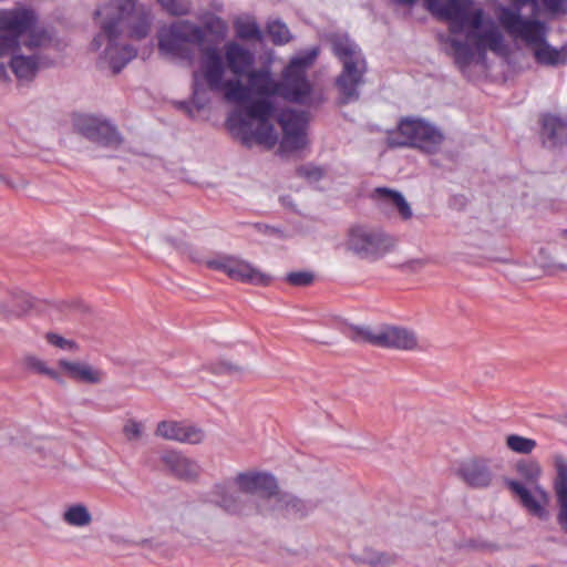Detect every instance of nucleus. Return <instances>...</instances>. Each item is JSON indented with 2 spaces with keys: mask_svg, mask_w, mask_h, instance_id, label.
<instances>
[{
  "mask_svg": "<svg viewBox=\"0 0 567 567\" xmlns=\"http://www.w3.org/2000/svg\"><path fill=\"white\" fill-rule=\"evenodd\" d=\"M225 65L217 48L203 50L200 68L193 72V102L198 110L208 103L207 90L223 93L224 99L236 104L227 117V126L241 142L250 146L252 142L271 148L278 141L271 118L276 107L269 100L281 96L299 104V93L282 80L276 81L267 68L250 70L240 79L225 80Z\"/></svg>",
  "mask_w": 567,
  "mask_h": 567,
  "instance_id": "nucleus-1",
  "label": "nucleus"
},
{
  "mask_svg": "<svg viewBox=\"0 0 567 567\" xmlns=\"http://www.w3.org/2000/svg\"><path fill=\"white\" fill-rule=\"evenodd\" d=\"M427 10L449 22L450 44L455 64L465 71L473 62H484L487 51L503 54L504 37L492 19H485L473 0H424Z\"/></svg>",
  "mask_w": 567,
  "mask_h": 567,
  "instance_id": "nucleus-2",
  "label": "nucleus"
},
{
  "mask_svg": "<svg viewBox=\"0 0 567 567\" xmlns=\"http://www.w3.org/2000/svg\"><path fill=\"white\" fill-rule=\"evenodd\" d=\"M35 13L27 8L0 10V80L10 81L8 66L21 82L32 81L41 68L37 53L24 54L50 41L48 32L35 25Z\"/></svg>",
  "mask_w": 567,
  "mask_h": 567,
  "instance_id": "nucleus-3",
  "label": "nucleus"
},
{
  "mask_svg": "<svg viewBox=\"0 0 567 567\" xmlns=\"http://www.w3.org/2000/svg\"><path fill=\"white\" fill-rule=\"evenodd\" d=\"M277 487L276 478L268 473L241 472L235 477L215 484L209 492V501L229 515H251L265 513L262 495H271Z\"/></svg>",
  "mask_w": 567,
  "mask_h": 567,
  "instance_id": "nucleus-4",
  "label": "nucleus"
},
{
  "mask_svg": "<svg viewBox=\"0 0 567 567\" xmlns=\"http://www.w3.org/2000/svg\"><path fill=\"white\" fill-rule=\"evenodd\" d=\"M95 16L101 22H110L116 33L134 40L147 38L155 20L152 7L138 0H110Z\"/></svg>",
  "mask_w": 567,
  "mask_h": 567,
  "instance_id": "nucleus-5",
  "label": "nucleus"
},
{
  "mask_svg": "<svg viewBox=\"0 0 567 567\" xmlns=\"http://www.w3.org/2000/svg\"><path fill=\"white\" fill-rule=\"evenodd\" d=\"M334 56L342 65L336 78V87L343 104L359 100V89L364 84L368 63L360 47L348 35L334 34L330 38Z\"/></svg>",
  "mask_w": 567,
  "mask_h": 567,
  "instance_id": "nucleus-6",
  "label": "nucleus"
},
{
  "mask_svg": "<svg viewBox=\"0 0 567 567\" xmlns=\"http://www.w3.org/2000/svg\"><path fill=\"white\" fill-rule=\"evenodd\" d=\"M204 30L188 20H181L163 27L157 32V48L161 54L173 60L186 61L192 64L197 45L203 53Z\"/></svg>",
  "mask_w": 567,
  "mask_h": 567,
  "instance_id": "nucleus-7",
  "label": "nucleus"
},
{
  "mask_svg": "<svg viewBox=\"0 0 567 567\" xmlns=\"http://www.w3.org/2000/svg\"><path fill=\"white\" fill-rule=\"evenodd\" d=\"M350 338L354 342H368L381 348H392L404 351L420 349L416 333L409 328L399 326H381L375 329L354 327Z\"/></svg>",
  "mask_w": 567,
  "mask_h": 567,
  "instance_id": "nucleus-8",
  "label": "nucleus"
},
{
  "mask_svg": "<svg viewBox=\"0 0 567 567\" xmlns=\"http://www.w3.org/2000/svg\"><path fill=\"white\" fill-rule=\"evenodd\" d=\"M443 141L444 135L437 127L419 118L402 120L396 136L389 138L391 146H413L426 153L436 152Z\"/></svg>",
  "mask_w": 567,
  "mask_h": 567,
  "instance_id": "nucleus-9",
  "label": "nucleus"
},
{
  "mask_svg": "<svg viewBox=\"0 0 567 567\" xmlns=\"http://www.w3.org/2000/svg\"><path fill=\"white\" fill-rule=\"evenodd\" d=\"M124 38L115 32L110 22H101V33L92 41L94 49H99L104 42L106 43L99 61L101 68H110L114 74H117L136 56V49L124 42Z\"/></svg>",
  "mask_w": 567,
  "mask_h": 567,
  "instance_id": "nucleus-10",
  "label": "nucleus"
},
{
  "mask_svg": "<svg viewBox=\"0 0 567 567\" xmlns=\"http://www.w3.org/2000/svg\"><path fill=\"white\" fill-rule=\"evenodd\" d=\"M395 239L380 228L355 226L349 231L347 248L362 259L378 260L390 252Z\"/></svg>",
  "mask_w": 567,
  "mask_h": 567,
  "instance_id": "nucleus-11",
  "label": "nucleus"
},
{
  "mask_svg": "<svg viewBox=\"0 0 567 567\" xmlns=\"http://www.w3.org/2000/svg\"><path fill=\"white\" fill-rule=\"evenodd\" d=\"M498 21L512 38L522 40L532 51L547 38L546 24L539 20L523 18L518 8H501Z\"/></svg>",
  "mask_w": 567,
  "mask_h": 567,
  "instance_id": "nucleus-12",
  "label": "nucleus"
},
{
  "mask_svg": "<svg viewBox=\"0 0 567 567\" xmlns=\"http://www.w3.org/2000/svg\"><path fill=\"white\" fill-rule=\"evenodd\" d=\"M318 54L319 48H311L302 52L300 55L291 59L290 63L284 71L287 79V85H290L293 91L299 93V104L311 105L312 103L321 100V96L315 99L312 94V86L306 76V69L316 61Z\"/></svg>",
  "mask_w": 567,
  "mask_h": 567,
  "instance_id": "nucleus-13",
  "label": "nucleus"
},
{
  "mask_svg": "<svg viewBox=\"0 0 567 567\" xmlns=\"http://www.w3.org/2000/svg\"><path fill=\"white\" fill-rule=\"evenodd\" d=\"M207 268L226 274L230 279L246 284L267 286L270 277L246 260L231 255H217L205 261Z\"/></svg>",
  "mask_w": 567,
  "mask_h": 567,
  "instance_id": "nucleus-14",
  "label": "nucleus"
},
{
  "mask_svg": "<svg viewBox=\"0 0 567 567\" xmlns=\"http://www.w3.org/2000/svg\"><path fill=\"white\" fill-rule=\"evenodd\" d=\"M282 127L281 147L286 151H297L307 144L306 126L307 113L295 110H285L278 118Z\"/></svg>",
  "mask_w": 567,
  "mask_h": 567,
  "instance_id": "nucleus-15",
  "label": "nucleus"
},
{
  "mask_svg": "<svg viewBox=\"0 0 567 567\" xmlns=\"http://www.w3.org/2000/svg\"><path fill=\"white\" fill-rule=\"evenodd\" d=\"M74 127L87 140L103 146H117L122 143V137L114 125L94 116H79L74 121Z\"/></svg>",
  "mask_w": 567,
  "mask_h": 567,
  "instance_id": "nucleus-16",
  "label": "nucleus"
},
{
  "mask_svg": "<svg viewBox=\"0 0 567 567\" xmlns=\"http://www.w3.org/2000/svg\"><path fill=\"white\" fill-rule=\"evenodd\" d=\"M507 486L513 494H515L522 504V506L532 515L545 519L548 516L546 506L549 503L548 492L538 484L533 485L532 489H528L523 483L509 480Z\"/></svg>",
  "mask_w": 567,
  "mask_h": 567,
  "instance_id": "nucleus-17",
  "label": "nucleus"
},
{
  "mask_svg": "<svg viewBox=\"0 0 567 567\" xmlns=\"http://www.w3.org/2000/svg\"><path fill=\"white\" fill-rule=\"evenodd\" d=\"M261 508L268 512H277L287 517H305L312 509V505L290 493L280 492L278 486L271 495H262Z\"/></svg>",
  "mask_w": 567,
  "mask_h": 567,
  "instance_id": "nucleus-18",
  "label": "nucleus"
},
{
  "mask_svg": "<svg viewBox=\"0 0 567 567\" xmlns=\"http://www.w3.org/2000/svg\"><path fill=\"white\" fill-rule=\"evenodd\" d=\"M155 435L167 441L187 444H199L205 439V432L184 421H161L155 430Z\"/></svg>",
  "mask_w": 567,
  "mask_h": 567,
  "instance_id": "nucleus-19",
  "label": "nucleus"
},
{
  "mask_svg": "<svg viewBox=\"0 0 567 567\" xmlns=\"http://www.w3.org/2000/svg\"><path fill=\"white\" fill-rule=\"evenodd\" d=\"M457 476L472 488L491 486L494 473L485 458H470L462 462L456 471Z\"/></svg>",
  "mask_w": 567,
  "mask_h": 567,
  "instance_id": "nucleus-20",
  "label": "nucleus"
},
{
  "mask_svg": "<svg viewBox=\"0 0 567 567\" xmlns=\"http://www.w3.org/2000/svg\"><path fill=\"white\" fill-rule=\"evenodd\" d=\"M556 476L553 487L557 504L556 520L561 532L567 535V461L561 455L554 457Z\"/></svg>",
  "mask_w": 567,
  "mask_h": 567,
  "instance_id": "nucleus-21",
  "label": "nucleus"
},
{
  "mask_svg": "<svg viewBox=\"0 0 567 567\" xmlns=\"http://www.w3.org/2000/svg\"><path fill=\"white\" fill-rule=\"evenodd\" d=\"M165 470L173 476L190 481L195 480L200 474L199 465L192 458L185 456L181 452L169 450L164 451L159 457Z\"/></svg>",
  "mask_w": 567,
  "mask_h": 567,
  "instance_id": "nucleus-22",
  "label": "nucleus"
},
{
  "mask_svg": "<svg viewBox=\"0 0 567 567\" xmlns=\"http://www.w3.org/2000/svg\"><path fill=\"white\" fill-rule=\"evenodd\" d=\"M224 50L227 66L235 79L245 76L255 62L254 53L235 41L227 42Z\"/></svg>",
  "mask_w": 567,
  "mask_h": 567,
  "instance_id": "nucleus-23",
  "label": "nucleus"
},
{
  "mask_svg": "<svg viewBox=\"0 0 567 567\" xmlns=\"http://www.w3.org/2000/svg\"><path fill=\"white\" fill-rule=\"evenodd\" d=\"M32 309H38V305L23 291L12 292L8 298L0 299V317L6 320L20 318Z\"/></svg>",
  "mask_w": 567,
  "mask_h": 567,
  "instance_id": "nucleus-24",
  "label": "nucleus"
},
{
  "mask_svg": "<svg viewBox=\"0 0 567 567\" xmlns=\"http://www.w3.org/2000/svg\"><path fill=\"white\" fill-rule=\"evenodd\" d=\"M59 367L73 380L89 384L101 383L104 372L89 363L80 361L59 360Z\"/></svg>",
  "mask_w": 567,
  "mask_h": 567,
  "instance_id": "nucleus-25",
  "label": "nucleus"
},
{
  "mask_svg": "<svg viewBox=\"0 0 567 567\" xmlns=\"http://www.w3.org/2000/svg\"><path fill=\"white\" fill-rule=\"evenodd\" d=\"M540 136L548 146L567 144V120L555 115H545L542 120Z\"/></svg>",
  "mask_w": 567,
  "mask_h": 567,
  "instance_id": "nucleus-26",
  "label": "nucleus"
},
{
  "mask_svg": "<svg viewBox=\"0 0 567 567\" xmlns=\"http://www.w3.org/2000/svg\"><path fill=\"white\" fill-rule=\"evenodd\" d=\"M534 58L538 64L557 66L567 63V44L556 49L551 47L547 39L533 50Z\"/></svg>",
  "mask_w": 567,
  "mask_h": 567,
  "instance_id": "nucleus-27",
  "label": "nucleus"
},
{
  "mask_svg": "<svg viewBox=\"0 0 567 567\" xmlns=\"http://www.w3.org/2000/svg\"><path fill=\"white\" fill-rule=\"evenodd\" d=\"M62 519L69 526L83 528L91 525L93 517L86 505L74 503L65 507Z\"/></svg>",
  "mask_w": 567,
  "mask_h": 567,
  "instance_id": "nucleus-28",
  "label": "nucleus"
},
{
  "mask_svg": "<svg viewBox=\"0 0 567 567\" xmlns=\"http://www.w3.org/2000/svg\"><path fill=\"white\" fill-rule=\"evenodd\" d=\"M374 196L383 203L394 206L403 219L412 217V209L401 193L379 187L374 190Z\"/></svg>",
  "mask_w": 567,
  "mask_h": 567,
  "instance_id": "nucleus-29",
  "label": "nucleus"
},
{
  "mask_svg": "<svg viewBox=\"0 0 567 567\" xmlns=\"http://www.w3.org/2000/svg\"><path fill=\"white\" fill-rule=\"evenodd\" d=\"M202 30H204V43L206 42V37L209 34L216 41L223 40L228 31L227 23L219 17L214 14H207L203 19V25H199Z\"/></svg>",
  "mask_w": 567,
  "mask_h": 567,
  "instance_id": "nucleus-30",
  "label": "nucleus"
},
{
  "mask_svg": "<svg viewBox=\"0 0 567 567\" xmlns=\"http://www.w3.org/2000/svg\"><path fill=\"white\" fill-rule=\"evenodd\" d=\"M536 262L549 274H556L557 271H567V264H560L555 260L554 254L550 247H540L538 254L535 257Z\"/></svg>",
  "mask_w": 567,
  "mask_h": 567,
  "instance_id": "nucleus-31",
  "label": "nucleus"
},
{
  "mask_svg": "<svg viewBox=\"0 0 567 567\" xmlns=\"http://www.w3.org/2000/svg\"><path fill=\"white\" fill-rule=\"evenodd\" d=\"M24 365L27 369H29L35 373L44 374L59 383H63V379L61 378L60 373L53 369L48 368L47 363L43 360L39 359L38 357H34V355L25 357Z\"/></svg>",
  "mask_w": 567,
  "mask_h": 567,
  "instance_id": "nucleus-32",
  "label": "nucleus"
},
{
  "mask_svg": "<svg viewBox=\"0 0 567 567\" xmlns=\"http://www.w3.org/2000/svg\"><path fill=\"white\" fill-rule=\"evenodd\" d=\"M161 8L169 16H187L192 10L190 0H156Z\"/></svg>",
  "mask_w": 567,
  "mask_h": 567,
  "instance_id": "nucleus-33",
  "label": "nucleus"
},
{
  "mask_svg": "<svg viewBox=\"0 0 567 567\" xmlns=\"http://www.w3.org/2000/svg\"><path fill=\"white\" fill-rule=\"evenodd\" d=\"M237 38L241 40H260L261 31L254 21H237L235 23Z\"/></svg>",
  "mask_w": 567,
  "mask_h": 567,
  "instance_id": "nucleus-34",
  "label": "nucleus"
},
{
  "mask_svg": "<svg viewBox=\"0 0 567 567\" xmlns=\"http://www.w3.org/2000/svg\"><path fill=\"white\" fill-rule=\"evenodd\" d=\"M508 449L516 453L529 454L536 446V441L520 435L512 434L506 437Z\"/></svg>",
  "mask_w": 567,
  "mask_h": 567,
  "instance_id": "nucleus-35",
  "label": "nucleus"
},
{
  "mask_svg": "<svg viewBox=\"0 0 567 567\" xmlns=\"http://www.w3.org/2000/svg\"><path fill=\"white\" fill-rule=\"evenodd\" d=\"M517 472L527 482L535 485L542 473V467L535 461L520 462L517 464Z\"/></svg>",
  "mask_w": 567,
  "mask_h": 567,
  "instance_id": "nucleus-36",
  "label": "nucleus"
},
{
  "mask_svg": "<svg viewBox=\"0 0 567 567\" xmlns=\"http://www.w3.org/2000/svg\"><path fill=\"white\" fill-rule=\"evenodd\" d=\"M267 32L275 44H285L290 39V32L286 24L274 21L268 24Z\"/></svg>",
  "mask_w": 567,
  "mask_h": 567,
  "instance_id": "nucleus-37",
  "label": "nucleus"
},
{
  "mask_svg": "<svg viewBox=\"0 0 567 567\" xmlns=\"http://www.w3.org/2000/svg\"><path fill=\"white\" fill-rule=\"evenodd\" d=\"M362 559L373 567H385L395 561V556L386 553L365 550Z\"/></svg>",
  "mask_w": 567,
  "mask_h": 567,
  "instance_id": "nucleus-38",
  "label": "nucleus"
},
{
  "mask_svg": "<svg viewBox=\"0 0 567 567\" xmlns=\"http://www.w3.org/2000/svg\"><path fill=\"white\" fill-rule=\"evenodd\" d=\"M145 425L135 419H128L123 425V434L128 442H135L142 439Z\"/></svg>",
  "mask_w": 567,
  "mask_h": 567,
  "instance_id": "nucleus-39",
  "label": "nucleus"
},
{
  "mask_svg": "<svg viewBox=\"0 0 567 567\" xmlns=\"http://www.w3.org/2000/svg\"><path fill=\"white\" fill-rule=\"evenodd\" d=\"M315 276L310 271H292L287 274L286 281L291 286L306 287L313 282Z\"/></svg>",
  "mask_w": 567,
  "mask_h": 567,
  "instance_id": "nucleus-40",
  "label": "nucleus"
},
{
  "mask_svg": "<svg viewBox=\"0 0 567 567\" xmlns=\"http://www.w3.org/2000/svg\"><path fill=\"white\" fill-rule=\"evenodd\" d=\"M539 6L549 14H567V0H539Z\"/></svg>",
  "mask_w": 567,
  "mask_h": 567,
  "instance_id": "nucleus-41",
  "label": "nucleus"
},
{
  "mask_svg": "<svg viewBox=\"0 0 567 567\" xmlns=\"http://www.w3.org/2000/svg\"><path fill=\"white\" fill-rule=\"evenodd\" d=\"M47 340L52 346H55L61 349H69V350H75L78 349V346L74 341L64 339L63 337L56 334V333H48Z\"/></svg>",
  "mask_w": 567,
  "mask_h": 567,
  "instance_id": "nucleus-42",
  "label": "nucleus"
},
{
  "mask_svg": "<svg viewBox=\"0 0 567 567\" xmlns=\"http://www.w3.org/2000/svg\"><path fill=\"white\" fill-rule=\"evenodd\" d=\"M297 173L299 176H305L316 181L322 177V171L315 166H301L297 169Z\"/></svg>",
  "mask_w": 567,
  "mask_h": 567,
  "instance_id": "nucleus-43",
  "label": "nucleus"
},
{
  "mask_svg": "<svg viewBox=\"0 0 567 567\" xmlns=\"http://www.w3.org/2000/svg\"><path fill=\"white\" fill-rule=\"evenodd\" d=\"M555 243L563 248H567V229H563L558 233Z\"/></svg>",
  "mask_w": 567,
  "mask_h": 567,
  "instance_id": "nucleus-44",
  "label": "nucleus"
},
{
  "mask_svg": "<svg viewBox=\"0 0 567 567\" xmlns=\"http://www.w3.org/2000/svg\"><path fill=\"white\" fill-rule=\"evenodd\" d=\"M234 369V367L229 363H221L216 370L215 372L217 373H221V372H225V371H231Z\"/></svg>",
  "mask_w": 567,
  "mask_h": 567,
  "instance_id": "nucleus-45",
  "label": "nucleus"
},
{
  "mask_svg": "<svg viewBox=\"0 0 567 567\" xmlns=\"http://www.w3.org/2000/svg\"><path fill=\"white\" fill-rule=\"evenodd\" d=\"M394 3L405 7H412L417 0H392Z\"/></svg>",
  "mask_w": 567,
  "mask_h": 567,
  "instance_id": "nucleus-46",
  "label": "nucleus"
},
{
  "mask_svg": "<svg viewBox=\"0 0 567 567\" xmlns=\"http://www.w3.org/2000/svg\"><path fill=\"white\" fill-rule=\"evenodd\" d=\"M0 181L3 182L4 184H7L8 186L12 187V188H17L18 185L17 184H13L10 179H8L6 177L4 174L0 173Z\"/></svg>",
  "mask_w": 567,
  "mask_h": 567,
  "instance_id": "nucleus-47",
  "label": "nucleus"
},
{
  "mask_svg": "<svg viewBox=\"0 0 567 567\" xmlns=\"http://www.w3.org/2000/svg\"><path fill=\"white\" fill-rule=\"evenodd\" d=\"M522 4H533L534 7L539 6V0H517Z\"/></svg>",
  "mask_w": 567,
  "mask_h": 567,
  "instance_id": "nucleus-48",
  "label": "nucleus"
}]
</instances>
